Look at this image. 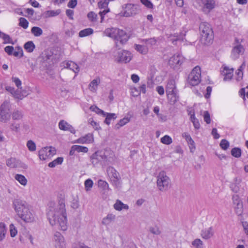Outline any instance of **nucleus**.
Here are the masks:
<instances>
[{
    "instance_id": "f704fd0d",
    "label": "nucleus",
    "mask_w": 248,
    "mask_h": 248,
    "mask_svg": "<svg viewBox=\"0 0 248 248\" xmlns=\"http://www.w3.org/2000/svg\"><path fill=\"white\" fill-rule=\"evenodd\" d=\"M24 47L28 52H32L35 48V45L33 42L28 41L25 44Z\"/></svg>"
},
{
    "instance_id": "0eeeda50",
    "label": "nucleus",
    "mask_w": 248,
    "mask_h": 248,
    "mask_svg": "<svg viewBox=\"0 0 248 248\" xmlns=\"http://www.w3.org/2000/svg\"><path fill=\"white\" fill-rule=\"evenodd\" d=\"M10 104L8 100H5L0 106V121L7 123L11 118Z\"/></svg>"
},
{
    "instance_id": "c9c22d12",
    "label": "nucleus",
    "mask_w": 248,
    "mask_h": 248,
    "mask_svg": "<svg viewBox=\"0 0 248 248\" xmlns=\"http://www.w3.org/2000/svg\"><path fill=\"white\" fill-rule=\"evenodd\" d=\"M190 119V121L193 124L195 128L196 129H199L200 127V124L199 123V120L195 116L194 112H193V114L191 115Z\"/></svg>"
},
{
    "instance_id": "58836bf2",
    "label": "nucleus",
    "mask_w": 248,
    "mask_h": 248,
    "mask_svg": "<svg viewBox=\"0 0 248 248\" xmlns=\"http://www.w3.org/2000/svg\"><path fill=\"white\" fill-rule=\"evenodd\" d=\"M63 161L62 157H58L53 161L48 164V166L50 168L55 167L57 165L61 164Z\"/></svg>"
},
{
    "instance_id": "338daca9",
    "label": "nucleus",
    "mask_w": 248,
    "mask_h": 248,
    "mask_svg": "<svg viewBox=\"0 0 248 248\" xmlns=\"http://www.w3.org/2000/svg\"><path fill=\"white\" fill-rule=\"evenodd\" d=\"M98 185L99 186H102L104 189H108V184L105 181L103 180H99L98 181Z\"/></svg>"
},
{
    "instance_id": "ea45409f",
    "label": "nucleus",
    "mask_w": 248,
    "mask_h": 248,
    "mask_svg": "<svg viewBox=\"0 0 248 248\" xmlns=\"http://www.w3.org/2000/svg\"><path fill=\"white\" fill-rule=\"evenodd\" d=\"M232 155L236 158H239L241 155V150L239 148H233L231 150Z\"/></svg>"
},
{
    "instance_id": "4be33fe9",
    "label": "nucleus",
    "mask_w": 248,
    "mask_h": 248,
    "mask_svg": "<svg viewBox=\"0 0 248 248\" xmlns=\"http://www.w3.org/2000/svg\"><path fill=\"white\" fill-rule=\"evenodd\" d=\"M168 99L170 103L171 104H175L179 99L178 92H174L172 93H167Z\"/></svg>"
},
{
    "instance_id": "cd10ccee",
    "label": "nucleus",
    "mask_w": 248,
    "mask_h": 248,
    "mask_svg": "<svg viewBox=\"0 0 248 248\" xmlns=\"http://www.w3.org/2000/svg\"><path fill=\"white\" fill-rule=\"evenodd\" d=\"M135 49L142 54H146L148 52V48L147 46L140 45H135Z\"/></svg>"
},
{
    "instance_id": "f03ea898",
    "label": "nucleus",
    "mask_w": 248,
    "mask_h": 248,
    "mask_svg": "<svg viewBox=\"0 0 248 248\" xmlns=\"http://www.w3.org/2000/svg\"><path fill=\"white\" fill-rule=\"evenodd\" d=\"M13 205L18 216L26 222H31L34 220L31 206L25 201L20 199H15Z\"/></svg>"
},
{
    "instance_id": "79ce46f5",
    "label": "nucleus",
    "mask_w": 248,
    "mask_h": 248,
    "mask_svg": "<svg viewBox=\"0 0 248 248\" xmlns=\"http://www.w3.org/2000/svg\"><path fill=\"white\" fill-rule=\"evenodd\" d=\"M27 147L29 150L31 152H33L36 150V146L34 141L31 140H29L27 141Z\"/></svg>"
},
{
    "instance_id": "a19ab883",
    "label": "nucleus",
    "mask_w": 248,
    "mask_h": 248,
    "mask_svg": "<svg viewBox=\"0 0 248 248\" xmlns=\"http://www.w3.org/2000/svg\"><path fill=\"white\" fill-rule=\"evenodd\" d=\"M203 243L200 239L197 238L192 242V245L195 248H202Z\"/></svg>"
},
{
    "instance_id": "b1692460",
    "label": "nucleus",
    "mask_w": 248,
    "mask_h": 248,
    "mask_svg": "<svg viewBox=\"0 0 248 248\" xmlns=\"http://www.w3.org/2000/svg\"><path fill=\"white\" fill-rule=\"evenodd\" d=\"M100 83V79L99 78L94 79L89 85V88L92 92H95L97 89L98 86Z\"/></svg>"
},
{
    "instance_id": "680f3d73",
    "label": "nucleus",
    "mask_w": 248,
    "mask_h": 248,
    "mask_svg": "<svg viewBox=\"0 0 248 248\" xmlns=\"http://www.w3.org/2000/svg\"><path fill=\"white\" fill-rule=\"evenodd\" d=\"M12 81L15 83L16 85L18 87V88L22 89L21 88V81L18 78L16 77H12Z\"/></svg>"
},
{
    "instance_id": "dca6fc26",
    "label": "nucleus",
    "mask_w": 248,
    "mask_h": 248,
    "mask_svg": "<svg viewBox=\"0 0 248 248\" xmlns=\"http://www.w3.org/2000/svg\"><path fill=\"white\" fill-rule=\"evenodd\" d=\"M245 49L243 46L239 45L234 46L232 51V57L233 59H236L239 58L240 55H242L244 53Z\"/></svg>"
},
{
    "instance_id": "69168bd1",
    "label": "nucleus",
    "mask_w": 248,
    "mask_h": 248,
    "mask_svg": "<svg viewBox=\"0 0 248 248\" xmlns=\"http://www.w3.org/2000/svg\"><path fill=\"white\" fill-rule=\"evenodd\" d=\"M15 159L13 158H11L8 159L6 161V164L8 166L11 168H14L15 166Z\"/></svg>"
},
{
    "instance_id": "5701e85b",
    "label": "nucleus",
    "mask_w": 248,
    "mask_h": 248,
    "mask_svg": "<svg viewBox=\"0 0 248 248\" xmlns=\"http://www.w3.org/2000/svg\"><path fill=\"white\" fill-rule=\"evenodd\" d=\"M114 208L117 211H121L123 209L128 210L129 206L128 205L123 203L121 201L117 200L115 203L113 205Z\"/></svg>"
},
{
    "instance_id": "49530a36",
    "label": "nucleus",
    "mask_w": 248,
    "mask_h": 248,
    "mask_svg": "<svg viewBox=\"0 0 248 248\" xmlns=\"http://www.w3.org/2000/svg\"><path fill=\"white\" fill-rule=\"evenodd\" d=\"M29 22L24 17H20L19 18V25L24 29H26L28 27Z\"/></svg>"
},
{
    "instance_id": "7ed1b4c3",
    "label": "nucleus",
    "mask_w": 248,
    "mask_h": 248,
    "mask_svg": "<svg viewBox=\"0 0 248 248\" xmlns=\"http://www.w3.org/2000/svg\"><path fill=\"white\" fill-rule=\"evenodd\" d=\"M104 34L120 42L122 44H125L128 39V35L124 31L117 28H108L104 31Z\"/></svg>"
},
{
    "instance_id": "de8ad7c7",
    "label": "nucleus",
    "mask_w": 248,
    "mask_h": 248,
    "mask_svg": "<svg viewBox=\"0 0 248 248\" xmlns=\"http://www.w3.org/2000/svg\"><path fill=\"white\" fill-rule=\"evenodd\" d=\"M142 42L147 46H152L155 45L156 40L154 38H152L148 39H144L142 40Z\"/></svg>"
},
{
    "instance_id": "473e14b6",
    "label": "nucleus",
    "mask_w": 248,
    "mask_h": 248,
    "mask_svg": "<svg viewBox=\"0 0 248 248\" xmlns=\"http://www.w3.org/2000/svg\"><path fill=\"white\" fill-rule=\"evenodd\" d=\"M47 150V149H46L45 147L39 151V156L41 160H45L48 157L50 156L49 155H48Z\"/></svg>"
},
{
    "instance_id": "393cba45",
    "label": "nucleus",
    "mask_w": 248,
    "mask_h": 248,
    "mask_svg": "<svg viewBox=\"0 0 248 248\" xmlns=\"http://www.w3.org/2000/svg\"><path fill=\"white\" fill-rule=\"evenodd\" d=\"M116 218L115 215L108 214L106 217L103 218L102 223L104 225H109L112 221H113Z\"/></svg>"
},
{
    "instance_id": "a18cd8bd",
    "label": "nucleus",
    "mask_w": 248,
    "mask_h": 248,
    "mask_svg": "<svg viewBox=\"0 0 248 248\" xmlns=\"http://www.w3.org/2000/svg\"><path fill=\"white\" fill-rule=\"evenodd\" d=\"M90 109L93 111L96 112L98 114H102L103 116L106 115V112H105L103 110L95 106H91L90 108Z\"/></svg>"
},
{
    "instance_id": "20e7f679",
    "label": "nucleus",
    "mask_w": 248,
    "mask_h": 248,
    "mask_svg": "<svg viewBox=\"0 0 248 248\" xmlns=\"http://www.w3.org/2000/svg\"><path fill=\"white\" fill-rule=\"evenodd\" d=\"M201 42L206 45L210 44L213 39V31L211 26L207 22H202L200 25Z\"/></svg>"
},
{
    "instance_id": "052dcab7",
    "label": "nucleus",
    "mask_w": 248,
    "mask_h": 248,
    "mask_svg": "<svg viewBox=\"0 0 248 248\" xmlns=\"http://www.w3.org/2000/svg\"><path fill=\"white\" fill-rule=\"evenodd\" d=\"M4 42V43H11L13 44V42L9 35L4 33L2 37Z\"/></svg>"
},
{
    "instance_id": "412c9836",
    "label": "nucleus",
    "mask_w": 248,
    "mask_h": 248,
    "mask_svg": "<svg viewBox=\"0 0 248 248\" xmlns=\"http://www.w3.org/2000/svg\"><path fill=\"white\" fill-rule=\"evenodd\" d=\"M64 66L65 68L72 70L76 74L78 73L79 71V66L72 61L65 62Z\"/></svg>"
},
{
    "instance_id": "aec40b11",
    "label": "nucleus",
    "mask_w": 248,
    "mask_h": 248,
    "mask_svg": "<svg viewBox=\"0 0 248 248\" xmlns=\"http://www.w3.org/2000/svg\"><path fill=\"white\" fill-rule=\"evenodd\" d=\"M175 81L174 79H170L168 81L166 87V92L167 93H172V92H177Z\"/></svg>"
},
{
    "instance_id": "603ef678",
    "label": "nucleus",
    "mask_w": 248,
    "mask_h": 248,
    "mask_svg": "<svg viewBox=\"0 0 248 248\" xmlns=\"http://www.w3.org/2000/svg\"><path fill=\"white\" fill-rule=\"evenodd\" d=\"M220 146L222 149L226 150L229 146V142L225 139L222 140L220 143Z\"/></svg>"
},
{
    "instance_id": "5fc2aeb1",
    "label": "nucleus",
    "mask_w": 248,
    "mask_h": 248,
    "mask_svg": "<svg viewBox=\"0 0 248 248\" xmlns=\"http://www.w3.org/2000/svg\"><path fill=\"white\" fill-rule=\"evenodd\" d=\"M237 178H235L236 182H237ZM238 183L235 182L234 183H232L230 187L232 190L235 193H237L239 190V187L238 186Z\"/></svg>"
},
{
    "instance_id": "ddd939ff",
    "label": "nucleus",
    "mask_w": 248,
    "mask_h": 248,
    "mask_svg": "<svg viewBox=\"0 0 248 248\" xmlns=\"http://www.w3.org/2000/svg\"><path fill=\"white\" fill-rule=\"evenodd\" d=\"M184 61V58L179 54H176L169 60L170 65L173 68L180 66Z\"/></svg>"
},
{
    "instance_id": "3c124183",
    "label": "nucleus",
    "mask_w": 248,
    "mask_h": 248,
    "mask_svg": "<svg viewBox=\"0 0 248 248\" xmlns=\"http://www.w3.org/2000/svg\"><path fill=\"white\" fill-rule=\"evenodd\" d=\"M75 146L77 150V152L78 153L82 152L86 153H87L88 151V149L86 147L77 145H75Z\"/></svg>"
},
{
    "instance_id": "0e129e2a",
    "label": "nucleus",
    "mask_w": 248,
    "mask_h": 248,
    "mask_svg": "<svg viewBox=\"0 0 248 248\" xmlns=\"http://www.w3.org/2000/svg\"><path fill=\"white\" fill-rule=\"evenodd\" d=\"M141 2L148 8L152 9L153 7V4L149 0H140Z\"/></svg>"
},
{
    "instance_id": "4468645a",
    "label": "nucleus",
    "mask_w": 248,
    "mask_h": 248,
    "mask_svg": "<svg viewBox=\"0 0 248 248\" xmlns=\"http://www.w3.org/2000/svg\"><path fill=\"white\" fill-rule=\"evenodd\" d=\"M232 199L234 204L236 205L234 207L235 212L238 216H241L243 211L242 202L237 196H233Z\"/></svg>"
},
{
    "instance_id": "9d476101",
    "label": "nucleus",
    "mask_w": 248,
    "mask_h": 248,
    "mask_svg": "<svg viewBox=\"0 0 248 248\" xmlns=\"http://www.w3.org/2000/svg\"><path fill=\"white\" fill-rule=\"evenodd\" d=\"M139 11L137 5L131 3L126 4L124 7L123 15L125 17L133 16L137 15Z\"/></svg>"
},
{
    "instance_id": "c85d7f7f",
    "label": "nucleus",
    "mask_w": 248,
    "mask_h": 248,
    "mask_svg": "<svg viewBox=\"0 0 248 248\" xmlns=\"http://www.w3.org/2000/svg\"><path fill=\"white\" fill-rule=\"evenodd\" d=\"M15 179L21 185L25 186L27 184V179L21 174H16L15 176Z\"/></svg>"
},
{
    "instance_id": "a878e982",
    "label": "nucleus",
    "mask_w": 248,
    "mask_h": 248,
    "mask_svg": "<svg viewBox=\"0 0 248 248\" xmlns=\"http://www.w3.org/2000/svg\"><path fill=\"white\" fill-rule=\"evenodd\" d=\"M12 118L14 120H20L23 116V112L19 110H14L12 114Z\"/></svg>"
},
{
    "instance_id": "774afa93",
    "label": "nucleus",
    "mask_w": 248,
    "mask_h": 248,
    "mask_svg": "<svg viewBox=\"0 0 248 248\" xmlns=\"http://www.w3.org/2000/svg\"><path fill=\"white\" fill-rule=\"evenodd\" d=\"M109 12V9H105V10H103L102 11L99 12V15H100V16L101 17V20H100L101 23H102L103 22L104 16Z\"/></svg>"
},
{
    "instance_id": "39448f33",
    "label": "nucleus",
    "mask_w": 248,
    "mask_h": 248,
    "mask_svg": "<svg viewBox=\"0 0 248 248\" xmlns=\"http://www.w3.org/2000/svg\"><path fill=\"white\" fill-rule=\"evenodd\" d=\"M156 184L158 190L164 192L168 190L171 186V181L165 171H160L157 176Z\"/></svg>"
},
{
    "instance_id": "7c9ffc66",
    "label": "nucleus",
    "mask_w": 248,
    "mask_h": 248,
    "mask_svg": "<svg viewBox=\"0 0 248 248\" xmlns=\"http://www.w3.org/2000/svg\"><path fill=\"white\" fill-rule=\"evenodd\" d=\"M106 119L104 121V123L108 125H109L110 123L111 120H114L117 118V116L115 113H106Z\"/></svg>"
},
{
    "instance_id": "bf43d9fd",
    "label": "nucleus",
    "mask_w": 248,
    "mask_h": 248,
    "mask_svg": "<svg viewBox=\"0 0 248 248\" xmlns=\"http://www.w3.org/2000/svg\"><path fill=\"white\" fill-rule=\"evenodd\" d=\"M10 232L11 236L12 237H15L17 234V230L12 224L10 225Z\"/></svg>"
},
{
    "instance_id": "2f4dec72",
    "label": "nucleus",
    "mask_w": 248,
    "mask_h": 248,
    "mask_svg": "<svg viewBox=\"0 0 248 248\" xmlns=\"http://www.w3.org/2000/svg\"><path fill=\"white\" fill-rule=\"evenodd\" d=\"M130 120L129 117H124L123 119H121L119 122L115 125V128L116 129H119L121 127L124 126L128 123Z\"/></svg>"
},
{
    "instance_id": "09e8293b",
    "label": "nucleus",
    "mask_w": 248,
    "mask_h": 248,
    "mask_svg": "<svg viewBox=\"0 0 248 248\" xmlns=\"http://www.w3.org/2000/svg\"><path fill=\"white\" fill-rule=\"evenodd\" d=\"M85 188L86 191H89L93 187V182L90 179H88L85 181L84 183Z\"/></svg>"
},
{
    "instance_id": "a211bd4d",
    "label": "nucleus",
    "mask_w": 248,
    "mask_h": 248,
    "mask_svg": "<svg viewBox=\"0 0 248 248\" xmlns=\"http://www.w3.org/2000/svg\"><path fill=\"white\" fill-rule=\"evenodd\" d=\"M182 137L185 138L187 141L189 147L190 151L192 153L195 150V142L192 139L190 135L187 133L185 132L183 133Z\"/></svg>"
},
{
    "instance_id": "9b49d317",
    "label": "nucleus",
    "mask_w": 248,
    "mask_h": 248,
    "mask_svg": "<svg viewBox=\"0 0 248 248\" xmlns=\"http://www.w3.org/2000/svg\"><path fill=\"white\" fill-rule=\"evenodd\" d=\"M53 242L55 248H66L64 237L58 232H56L54 234Z\"/></svg>"
},
{
    "instance_id": "423d86ee",
    "label": "nucleus",
    "mask_w": 248,
    "mask_h": 248,
    "mask_svg": "<svg viewBox=\"0 0 248 248\" xmlns=\"http://www.w3.org/2000/svg\"><path fill=\"white\" fill-rule=\"evenodd\" d=\"M201 81V71L199 66L195 67L188 75L187 82L192 86L198 85Z\"/></svg>"
},
{
    "instance_id": "c756f323",
    "label": "nucleus",
    "mask_w": 248,
    "mask_h": 248,
    "mask_svg": "<svg viewBox=\"0 0 248 248\" xmlns=\"http://www.w3.org/2000/svg\"><path fill=\"white\" fill-rule=\"evenodd\" d=\"M7 232V229L4 223H0V242L4 239Z\"/></svg>"
},
{
    "instance_id": "37998d69",
    "label": "nucleus",
    "mask_w": 248,
    "mask_h": 248,
    "mask_svg": "<svg viewBox=\"0 0 248 248\" xmlns=\"http://www.w3.org/2000/svg\"><path fill=\"white\" fill-rule=\"evenodd\" d=\"M108 0H101L98 2V6L100 9H108Z\"/></svg>"
},
{
    "instance_id": "8fccbe9b",
    "label": "nucleus",
    "mask_w": 248,
    "mask_h": 248,
    "mask_svg": "<svg viewBox=\"0 0 248 248\" xmlns=\"http://www.w3.org/2000/svg\"><path fill=\"white\" fill-rule=\"evenodd\" d=\"M16 51H15L13 54L15 57H18L19 56V54H20V57H22L23 56V50L22 48L20 46H17L16 47Z\"/></svg>"
},
{
    "instance_id": "864d4df0",
    "label": "nucleus",
    "mask_w": 248,
    "mask_h": 248,
    "mask_svg": "<svg viewBox=\"0 0 248 248\" xmlns=\"http://www.w3.org/2000/svg\"><path fill=\"white\" fill-rule=\"evenodd\" d=\"M20 124H16L15 123H12L10 125V129L11 130L17 132L19 131L20 129Z\"/></svg>"
},
{
    "instance_id": "6e6552de",
    "label": "nucleus",
    "mask_w": 248,
    "mask_h": 248,
    "mask_svg": "<svg viewBox=\"0 0 248 248\" xmlns=\"http://www.w3.org/2000/svg\"><path fill=\"white\" fill-rule=\"evenodd\" d=\"M107 171L112 184L118 186L120 185L121 179L119 173L111 166L107 168Z\"/></svg>"
},
{
    "instance_id": "f257e3e1",
    "label": "nucleus",
    "mask_w": 248,
    "mask_h": 248,
    "mask_svg": "<svg viewBox=\"0 0 248 248\" xmlns=\"http://www.w3.org/2000/svg\"><path fill=\"white\" fill-rule=\"evenodd\" d=\"M47 217L52 226L63 231L67 229V214L63 199L60 200L57 205L52 202L49 203Z\"/></svg>"
},
{
    "instance_id": "e433bc0d",
    "label": "nucleus",
    "mask_w": 248,
    "mask_h": 248,
    "mask_svg": "<svg viewBox=\"0 0 248 248\" xmlns=\"http://www.w3.org/2000/svg\"><path fill=\"white\" fill-rule=\"evenodd\" d=\"M31 32L34 36L38 37L43 34V31L40 27H33L31 29Z\"/></svg>"
},
{
    "instance_id": "13d9d810",
    "label": "nucleus",
    "mask_w": 248,
    "mask_h": 248,
    "mask_svg": "<svg viewBox=\"0 0 248 248\" xmlns=\"http://www.w3.org/2000/svg\"><path fill=\"white\" fill-rule=\"evenodd\" d=\"M149 231L153 234L155 235H159L161 233V231L159 228L157 227H150L149 228Z\"/></svg>"
},
{
    "instance_id": "bb28decb",
    "label": "nucleus",
    "mask_w": 248,
    "mask_h": 248,
    "mask_svg": "<svg viewBox=\"0 0 248 248\" xmlns=\"http://www.w3.org/2000/svg\"><path fill=\"white\" fill-rule=\"evenodd\" d=\"M204 5L203 8H206L209 11L213 9L215 7V1L214 0H202Z\"/></svg>"
},
{
    "instance_id": "c03bdc74",
    "label": "nucleus",
    "mask_w": 248,
    "mask_h": 248,
    "mask_svg": "<svg viewBox=\"0 0 248 248\" xmlns=\"http://www.w3.org/2000/svg\"><path fill=\"white\" fill-rule=\"evenodd\" d=\"M161 142L166 145H170L172 142L171 138L168 135H165L161 139Z\"/></svg>"
},
{
    "instance_id": "f8f14e48",
    "label": "nucleus",
    "mask_w": 248,
    "mask_h": 248,
    "mask_svg": "<svg viewBox=\"0 0 248 248\" xmlns=\"http://www.w3.org/2000/svg\"><path fill=\"white\" fill-rule=\"evenodd\" d=\"M132 58L131 53L126 50H121L118 52L116 60L118 62L127 63L130 61Z\"/></svg>"
},
{
    "instance_id": "f3484780",
    "label": "nucleus",
    "mask_w": 248,
    "mask_h": 248,
    "mask_svg": "<svg viewBox=\"0 0 248 248\" xmlns=\"http://www.w3.org/2000/svg\"><path fill=\"white\" fill-rule=\"evenodd\" d=\"M93 141V137L92 134L88 133L85 136L78 139L76 142L80 144L91 143Z\"/></svg>"
},
{
    "instance_id": "72a5a7b5",
    "label": "nucleus",
    "mask_w": 248,
    "mask_h": 248,
    "mask_svg": "<svg viewBox=\"0 0 248 248\" xmlns=\"http://www.w3.org/2000/svg\"><path fill=\"white\" fill-rule=\"evenodd\" d=\"M93 32V31L91 28H87L81 30L79 32V36L80 37H85L86 36L92 34Z\"/></svg>"
},
{
    "instance_id": "6ab92c4d",
    "label": "nucleus",
    "mask_w": 248,
    "mask_h": 248,
    "mask_svg": "<svg viewBox=\"0 0 248 248\" xmlns=\"http://www.w3.org/2000/svg\"><path fill=\"white\" fill-rule=\"evenodd\" d=\"M214 234L213 228L210 227L207 229H203L201 231V235L204 239H209L213 236Z\"/></svg>"
},
{
    "instance_id": "e2e57ef3",
    "label": "nucleus",
    "mask_w": 248,
    "mask_h": 248,
    "mask_svg": "<svg viewBox=\"0 0 248 248\" xmlns=\"http://www.w3.org/2000/svg\"><path fill=\"white\" fill-rule=\"evenodd\" d=\"M203 119L204 121L208 124H210L211 122L210 114L207 111H205L204 112Z\"/></svg>"
},
{
    "instance_id": "4d7b16f0",
    "label": "nucleus",
    "mask_w": 248,
    "mask_h": 248,
    "mask_svg": "<svg viewBox=\"0 0 248 248\" xmlns=\"http://www.w3.org/2000/svg\"><path fill=\"white\" fill-rule=\"evenodd\" d=\"M15 98L18 99L19 100L22 99V96H21V91L20 88L15 91L14 94L13 95Z\"/></svg>"
},
{
    "instance_id": "4c0bfd02",
    "label": "nucleus",
    "mask_w": 248,
    "mask_h": 248,
    "mask_svg": "<svg viewBox=\"0 0 248 248\" xmlns=\"http://www.w3.org/2000/svg\"><path fill=\"white\" fill-rule=\"evenodd\" d=\"M87 17L91 22L93 23L97 22L98 19L97 15L93 11L90 12L87 14Z\"/></svg>"
},
{
    "instance_id": "1a4fd4ad",
    "label": "nucleus",
    "mask_w": 248,
    "mask_h": 248,
    "mask_svg": "<svg viewBox=\"0 0 248 248\" xmlns=\"http://www.w3.org/2000/svg\"><path fill=\"white\" fill-rule=\"evenodd\" d=\"M107 157L104 152L102 151H97L91 156V160L93 166L97 165L99 163L107 161Z\"/></svg>"
},
{
    "instance_id": "6e6d98bb",
    "label": "nucleus",
    "mask_w": 248,
    "mask_h": 248,
    "mask_svg": "<svg viewBox=\"0 0 248 248\" xmlns=\"http://www.w3.org/2000/svg\"><path fill=\"white\" fill-rule=\"evenodd\" d=\"M242 224L243 227V229L245 234L248 237V219L246 221L242 220Z\"/></svg>"
},
{
    "instance_id": "2eb2a0df",
    "label": "nucleus",
    "mask_w": 248,
    "mask_h": 248,
    "mask_svg": "<svg viewBox=\"0 0 248 248\" xmlns=\"http://www.w3.org/2000/svg\"><path fill=\"white\" fill-rule=\"evenodd\" d=\"M59 128L63 131H68L72 134L76 133L74 128L64 120H61L59 123Z\"/></svg>"
}]
</instances>
